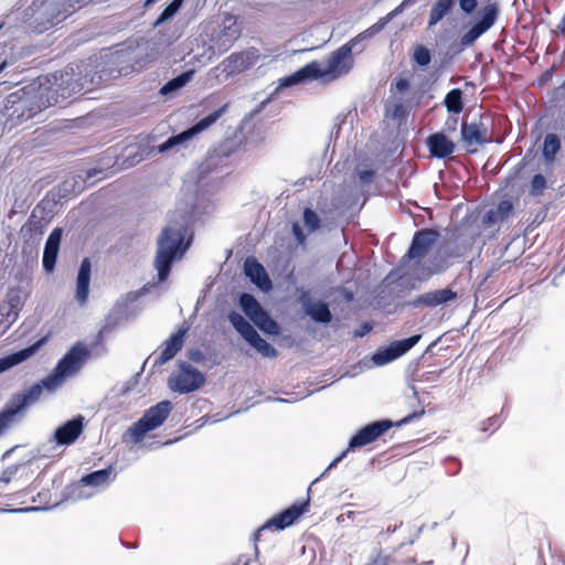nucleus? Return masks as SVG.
<instances>
[{
	"label": "nucleus",
	"instance_id": "nucleus-1",
	"mask_svg": "<svg viewBox=\"0 0 565 565\" xmlns=\"http://www.w3.org/2000/svg\"><path fill=\"white\" fill-rule=\"evenodd\" d=\"M193 239L192 213L174 212L157 239L154 267L159 282L168 279L172 265L183 257Z\"/></svg>",
	"mask_w": 565,
	"mask_h": 565
},
{
	"label": "nucleus",
	"instance_id": "nucleus-2",
	"mask_svg": "<svg viewBox=\"0 0 565 565\" xmlns=\"http://www.w3.org/2000/svg\"><path fill=\"white\" fill-rule=\"evenodd\" d=\"M76 71L73 63L68 64L53 75L54 83L51 87H40L36 94L23 98L21 104L28 110L26 118H32L43 109L83 92Z\"/></svg>",
	"mask_w": 565,
	"mask_h": 565
},
{
	"label": "nucleus",
	"instance_id": "nucleus-3",
	"mask_svg": "<svg viewBox=\"0 0 565 565\" xmlns=\"http://www.w3.org/2000/svg\"><path fill=\"white\" fill-rule=\"evenodd\" d=\"M92 0H36L33 2L29 18V26L41 34L63 22L76 10Z\"/></svg>",
	"mask_w": 565,
	"mask_h": 565
},
{
	"label": "nucleus",
	"instance_id": "nucleus-4",
	"mask_svg": "<svg viewBox=\"0 0 565 565\" xmlns=\"http://www.w3.org/2000/svg\"><path fill=\"white\" fill-rule=\"evenodd\" d=\"M424 414V411L414 412L397 423L392 422L391 419H379L372 423L366 424L362 428H360L349 440L348 448L342 451L338 457H335L328 466L324 473L338 466V463L347 456L350 450H354L356 448L364 447L366 445L372 444L381 436H383L388 429L393 426H402L409 424L415 418L420 417Z\"/></svg>",
	"mask_w": 565,
	"mask_h": 565
},
{
	"label": "nucleus",
	"instance_id": "nucleus-5",
	"mask_svg": "<svg viewBox=\"0 0 565 565\" xmlns=\"http://www.w3.org/2000/svg\"><path fill=\"white\" fill-rule=\"evenodd\" d=\"M90 352L84 343L76 342L58 360L53 371L47 376H45L44 384L50 390H57L63 385L67 377L73 376L81 370Z\"/></svg>",
	"mask_w": 565,
	"mask_h": 565
},
{
	"label": "nucleus",
	"instance_id": "nucleus-6",
	"mask_svg": "<svg viewBox=\"0 0 565 565\" xmlns=\"http://www.w3.org/2000/svg\"><path fill=\"white\" fill-rule=\"evenodd\" d=\"M45 377L40 383L31 385L29 388L14 394L4 407L0 411V425L7 430L14 422L17 416L24 412L30 405L36 403L43 390L52 393L56 390H50L45 384Z\"/></svg>",
	"mask_w": 565,
	"mask_h": 565
},
{
	"label": "nucleus",
	"instance_id": "nucleus-7",
	"mask_svg": "<svg viewBox=\"0 0 565 565\" xmlns=\"http://www.w3.org/2000/svg\"><path fill=\"white\" fill-rule=\"evenodd\" d=\"M172 408V403L168 399L149 407L142 417L128 428L127 435L130 436L131 441L135 444L142 441L147 433L157 429L166 422Z\"/></svg>",
	"mask_w": 565,
	"mask_h": 565
},
{
	"label": "nucleus",
	"instance_id": "nucleus-8",
	"mask_svg": "<svg viewBox=\"0 0 565 565\" xmlns=\"http://www.w3.org/2000/svg\"><path fill=\"white\" fill-rule=\"evenodd\" d=\"M391 93L396 94H408L407 96L395 97V102L392 105L390 115L394 120L406 119L409 111L417 107L420 103L423 94L419 90H413L411 83L407 78L397 77L391 83Z\"/></svg>",
	"mask_w": 565,
	"mask_h": 565
},
{
	"label": "nucleus",
	"instance_id": "nucleus-9",
	"mask_svg": "<svg viewBox=\"0 0 565 565\" xmlns=\"http://www.w3.org/2000/svg\"><path fill=\"white\" fill-rule=\"evenodd\" d=\"M238 305L242 311L265 334H279L280 327L278 322L270 317V315L262 307V305L252 294L242 292L238 298Z\"/></svg>",
	"mask_w": 565,
	"mask_h": 565
},
{
	"label": "nucleus",
	"instance_id": "nucleus-10",
	"mask_svg": "<svg viewBox=\"0 0 565 565\" xmlns=\"http://www.w3.org/2000/svg\"><path fill=\"white\" fill-rule=\"evenodd\" d=\"M226 109H227V104H225L224 106L220 107L218 109L212 111L207 116L201 118L199 121H196L190 128H188L179 134L172 135L164 142L152 148L150 152L164 153L180 145H183L184 142L189 141L198 134L206 130L209 127H211L213 124H215L221 118V116L226 111Z\"/></svg>",
	"mask_w": 565,
	"mask_h": 565
},
{
	"label": "nucleus",
	"instance_id": "nucleus-11",
	"mask_svg": "<svg viewBox=\"0 0 565 565\" xmlns=\"http://www.w3.org/2000/svg\"><path fill=\"white\" fill-rule=\"evenodd\" d=\"M227 319L239 335L263 356L271 359L278 355V351L263 339L256 329L241 313L231 311Z\"/></svg>",
	"mask_w": 565,
	"mask_h": 565
},
{
	"label": "nucleus",
	"instance_id": "nucleus-12",
	"mask_svg": "<svg viewBox=\"0 0 565 565\" xmlns=\"http://www.w3.org/2000/svg\"><path fill=\"white\" fill-rule=\"evenodd\" d=\"M241 35L242 29L237 23V18L226 14L222 23L211 34V49L218 55L224 54L235 44Z\"/></svg>",
	"mask_w": 565,
	"mask_h": 565
},
{
	"label": "nucleus",
	"instance_id": "nucleus-13",
	"mask_svg": "<svg viewBox=\"0 0 565 565\" xmlns=\"http://www.w3.org/2000/svg\"><path fill=\"white\" fill-rule=\"evenodd\" d=\"M178 373L168 379V386L171 391L180 394H188L199 390L205 382L204 374L186 362H181Z\"/></svg>",
	"mask_w": 565,
	"mask_h": 565
},
{
	"label": "nucleus",
	"instance_id": "nucleus-14",
	"mask_svg": "<svg viewBox=\"0 0 565 565\" xmlns=\"http://www.w3.org/2000/svg\"><path fill=\"white\" fill-rule=\"evenodd\" d=\"M439 233L433 228H423L416 231L408 250L401 259V266L406 267L417 260H422L429 252L431 246L437 242Z\"/></svg>",
	"mask_w": 565,
	"mask_h": 565
},
{
	"label": "nucleus",
	"instance_id": "nucleus-15",
	"mask_svg": "<svg viewBox=\"0 0 565 565\" xmlns=\"http://www.w3.org/2000/svg\"><path fill=\"white\" fill-rule=\"evenodd\" d=\"M450 265L451 262L445 256V250L438 248L426 262L417 260L412 263L406 274L416 280L425 281L434 275L446 271Z\"/></svg>",
	"mask_w": 565,
	"mask_h": 565
},
{
	"label": "nucleus",
	"instance_id": "nucleus-16",
	"mask_svg": "<svg viewBox=\"0 0 565 565\" xmlns=\"http://www.w3.org/2000/svg\"><path fill=\"white\" fill-rule=\"evenodd\" d=\"M235 151V140L226 139L216 148L209 151L206 158L198 168V178L200 181L209 174L217 172L218 169L227 166L230 156Z\"/></svg>",
	"mask_w": 565,
	"mask_h": 565
},
{
	"label": "nucleus",
	"instance_id": "nucleus-17",
	"mask_svg": "<svg viewBox=\"0 0 565 565\" xmlns=\"http://www.w3.org/2000/svg\"><path fill=\"white\" fill-rule=\"evenodd\" d=\"M499 14V7L497 3H489L484 6L480 12L478 21L460 38L461 50L471 46L482 34L490 30Z\"/></svg>",
	"mask_w": 565,
	"mask_h": 565
},
{
	"label": "nucleus",
	"instance_id": "nucleus-18",
	"mask_svg": "<svg viewBox=\"0 0 565 565\" xmlns=\"http://www.w3.org/2000/svg\"><path fill=\"white\" fill-rule=\"evenodd\" d=\"M307 507L308 501L295 503L291 507L282 510L278 514L274 515L254 533V541H258L262 533L267 530L275 529L278 531H282L288 526L292 525L295 521L307 511Z\"/></svg>",
	"mask_w": 565,
	"mask_h": 565
},
{
	"label": "nucleus",
	"instance_id": "nucleus-19",
	"mask_svg": "<svg viewBox=\"0 0 565 565\" xmlns=\"http://www.w3.org/2000/svg\"><path fill=\"white\" fill-rule=\"evenodd\" d=\"M458 299V291L451 286L441 289H435L414 299L406 301L405 306L409 308H436L439 306H448Z\"/></svg>",
	"mask_w": 565,
	"mask_h": 565
},
{
	"label": "nucleus",
	"instance_id": "nucleus-20",
	"mask_svg": "<svg viewBox=\"0 0 565 565\" xmlns=\"http://www.w3.org/2000/svg\"><path fill=\"white\" fill-rule=\"evenodd\" d=\"M420 339L422 334H414L409 338L394 341L390 345L383 349H379L373 354L372 361L376 365H385L390 362H393L394 360L407 353L412 348H414Z\"/></svg>",
	"mask_w": 565,
	"mask_h": 565
},
{
	"label": "nucleus",
	"instance_id": "nucleus-21",
	"mask_svg": "<svg viewBox=\"0 0 565 565\" xmlns=\"http://www.w3.org/2000/svg\"><path fill=\"white\" fill-rule=\"evenodd\" d=\"M298 301L303 312L317 323L328 324L332 320L329 305L323 300H313L309 290H298Z\"/></svg>",
	"mask_w": 565,
	"mask_h": 565
},
{
	"label": "nucleus",
	"instance_id": "nucleus-22",
	"mask_svg": "<svg viewBox=\"0 0 565 565\" xmlns=\"http://www.w3.org/2000/svg\"><path fill=\"white\" fill-rule=\"evenodd\" d=\"M351 54L352 45L347 43L335 50L328 58L327 68H321L322 77L327 75L338 77L348 74L353 67Z\"/></svg>",
	"mask_w": 565,
	"mask_h": 565
},
{
	"label": "nucleus",
	"instance_id": "nucleus-23",
	"mask_svg": "<svg viewBox=\"0 0 565 565\" xmlns=\"http://www.w3.org/2000/svg\"><path fill=\"white\" fill-rule=\"evenodd\" d=\"M460 135L462 143L471 153L477 151V149H471V147L482 146L489 142V129L482 121V118H480L479 121H463L461 124Z\"/></svg>",
	"mask_w": 565,
	"mask_h": 565
},
{
	"label": "nucleus",
	"instance_id": "nucleus-24",
	"mask_svg": "<svg viewBox=\"0 0 565 565\" xmlns=\"http://www.w3.org/2000/svg\"><path fill=\"white\" fill-rule=\"evenodd\" d=\"M259 57V51L255 47H249L238 53H232L221 63V66L228 75L237 74L253 67Z\"/></svg>",
	"mask_w": 565,
	"mask_h": 565
},
{
	"label": "nucleus",
	"instance_id": "nucleus-25",
	"mask_svg": "<svg viewBox=\"0 0 565 565\" xmlns=\"http://www.w3.org/2000/svg\"><path fill=\"white\" fill-rule=\"evenodd\" d=\"M85 418L83 415H76L58 426L53 435V441L57 446H71L82 435L84 430Z\"/></svg>",
	"mask_w": 565,
	"mask_h": 565
},
{
	"label": "nucleus",
	"instance_id": "nucleus-26",
	"mask_svg": "<svg viewBox=\"0 0 565 565\" xmlns=\"http://www.w3.org/2000/svg\"><path fill=\"white\" fill-rule=\"evenodd\" d=\"M322 77L320 64L317 61L310 62L290 75L279 79L275 93L281 88H289L298 84L310 82Z\"/></svg>",
	"mask_w": 565,
	"mask_h": 565
},
{
	"label": "nucleus",
	"instance_id": "nucleus-27",
	"mask_svg": "<svg viewBox=\"0 0 565 565\" xmlns=\"http://www.w3.org/2000/svg\"><path fill=\"white\" fill-rule=\"evenodd\" d=\"M188 331L189 327H181L163 342L162 350L154 359L153 366H161L177 355L184 344Z\"/></svg>",
	"mask_w": 565,
	"mask_h": 565
},
{
	"label": "nucleus",
	"instance_id": "nucleus-28",
	"mask_svg": "<svg viewBox=\"0 0 565 565\" xmlns=\"http://www.w3.org/2000/svg\"><path fill=\"white\" fill-rule=\"evenodd\" d=\"M244 273L260 290L268 291L273 288V282L265 267L255 257H247L245 259Z\"/></svg>",
	"mask_w": 565,
	"mask_h": 565
},
{
	"label": "nucleus",
	"instance_id": "nucleus-29",
	"mask_svg": "<svg viewBox=\"0 0 565 565\" xmlns=\"http://www.w3.org/2000/svg\"><path fill=\"white\" fill-rule=\"evenodd\" d=\"M63 230L61 227L54 228L45 243L44 250H43V268L46 273H52L55 268L58 252H60V245L62 241Z\"/></svg>",
	"mask_w": 565,
	"mask_h": 565
},
{
	"label": "nucleus",
	"instance_id": "nucleus-30",
	"mask_svg": "<svg viewBox=\"0 0 565 565\" xmlns=\"http://www.w3.org/2000/svg\"><path fill=\"white\" fill-rule=\"evenodd\" d=\"M426 145L433 158L445 159L455 152V143L443 132H435L427 137Z\"/></svg>",
	"mask_w": 565,
	"mask_h": 565
},
{
	"label": "nucleus",
	"instance_id": "nucleus-31",
	"mask_svg": "<svg viewBox=\"0 0 565 565\" xmlns=\"http://www.w3.org/2000/svg\"><path fill=\"white\" fill-rule=\"evenodd\" d=\"M95 62L92 58L87 61H81L78 63H73L77 68L76 74L78 76L79 83L83 84V92H89L93 89L95 85L99 84L102 77L95 71Z\"/></svg>",
	"mask_w": 565,
	"mask_h": 565
},
{
	"label": "nucleus",
	"instance_id": "nucleus-32",
	"mask_svg": "<svg viewBox=\"0 0 565 565\" xmlns=\"http://www.w3.org/2000/svg\"><path fill=\"white\" fill-rule=\"evenodd\" d=\"M92 265L88 258H84L81 263L77 278H76V295L77 302L83 306L86 303L89 295Z\"/></svg>",
	"mask_w": 565,
	"mask_h": 565
},
{
	"label": "nucleus",
	"instance_id": "nucleus-33",
	"mask_svg": "<svg viewBox=\"0 0 565 565\" xmlns=\"http://www.w3.org/2000/svg\"><path fill=\"white\" fill-rule=\"evenodd\" d=\"M41 342H38L33 345H30L25 349H22L20 351L13 352L11 354H8L0 359V374L3 372L9 371L15 365H19L20 363L26 361L29 358H31L40 348Z\"/></svg>",
	"mask_w": 565,
	"mask_h": 565
},
{
	"label": "nucleus",
	"instance_id": "nucleus-34",
	"mask_svg": "<svg viewBox=\"0 0 565 565\" xmlns=\"http://www.w3.org/2000/svg\"><path fill=\"white\" fill-rule=\"evenodd\" d=\"M561 139L556 134H546L543 140L542 154L546 162L555 161L557 152L561 150Z\"/></svg>",
	"mask_w": 565,
	"mask_h": 565
},
{
	"label": "nucleus",
	"instance_id": "nucleus-35",
	"mask_svg": "<svg viewBox=\"0 0 565 565\" xmlns=\"http://www.w3.org/2000/svg\"><path fill=\"white\" fill-rule=\"evenodd\" d=\"M193 71H185L175 76L174 78L168 81L161 88L160 94L162 96H169L170 94L181 89L184 87L193 77Z\"/></svg>",
	"mask_w": 565,
	"mask_h": 565
},
{
	"label": "nucleus",
	"instance_id": "nucleus-36",
	"mask_svg": "<svg viewBox=\"0 0 565 565\" xmlns=\"http://www.w3.org/2000/svg\"><path fill=\"white\" fill-rule=\"evenodd\" d=\"M463 93L460 88L450 89L445 98L444 106L452 115H459L463 109Z\"/></svg>",
	"mask_w": 565,
	"mask_h": 565
},
{
	"label": "nucleus",
	"instance_id": "nucleus-37",
	"mask_svg": "<svg viewBox=\"0 0 565 565\" xmlns=\"http://www.w3.org/2000/svg\"><path fill=\"white\" fill-rule=\"evenodd\" d=\"M111 473V467L95 470L83 476L81 479V483H83L84 486L100 487L109 481Z\"/></svg>",
	"mask_w": 565,
	"mask_h": 565
},
{
	"label": "nucleus",
	"instance_id": "nucleus-38",
	"mask_svg": "<svg viewBox=\"0 0 565 565\" xmlns=\"http://www.w3.org/2000/svg\"><path fill=\"white\" fill-rule=\"evenodd\" d=\"M43 227L42 218H38L32 213L26 223L21 227V233L24 237L35 238L43 234Z\"/></svg>",
	"mask_w": 565,
	"mask_h": 565
},
{
	"label": "nucleus",
	"instance_id": "nucleus-39",
	"mask_svg": "<svg viewBox=\"0 0 565 565\" xmlns=\"http://www.w3.org/2000/svg\"><path fill=\"white\" fill-rule=\"evenodd\" d=\"M185 0H172L159 14L157 20L153 22V28L170 21L182 8Z\"/></svg>",
	"mask_w": 565,
	"mask_h": 565
},
{
	"label": "nucleus",
	"instance_id": "nucleus-40",
	"mask_svg": "<svg viewBox=\"0 0 565 565\" xmlns=\"http://www.w3.org/2000/svg\"><path fill=\"white\" fill-rule=\"evenodd\" d=\"M385 28L383 23L380 22V20L358 34L355 38L351 39L347 44L352 45V51L363 41L372 39L374 35L379 34L381 31H383Z\"/></svg>",
	"mask_w": 565,
	"mask_h": 565
},
{
	"label": "nucleus",
	"instance_id": "nucleus-41",
	"mask_svg": "<svg viewBox=\"0 0 565 565\" xmlns=\"http://www.w3.org/2000/svg\"><path fill=\"white\" fill-rule=\"evenodd\" d=\"M412 61L419 67H426L431 62V52L428 47L423 44H419L415 47Z\"/></svg>",
	"mask_w": 565,
	"mask_h": 565
},
{
	"label": "nucleus",
	"instance_id": "nucleus-42",
	"mask_svg": "<svg viewBox=\"0 0 565 565\" xmlns=\"http://www.w3.org/2000/svg\"><path fill=\"white\" fill-rule=\"evenodd\" d=\"M303 224L309 231V233H313L321 227V220L316 211L311 207H305L302 213Z\"/></svg>",
	"mask_w": 565,
	"mask_h": 565
},
{
	"label": "nucleus",
	"instance_id": "nucleus-43",
	"mask_svg": "<svg viewBox=\"0 0 565 565\" xmlns=\"http://www.w3.org/2000/svg\"><path fill=\"white\" fill-rule=\"evenodd\" d=\"M449 12H450V10L447 7H445L443 3H439L438 1H436L429 11L428 28L436 25Z\"/></svg>",
	"mask_w": 565,
	"mask_h": 565
},
{
	"label": "nucleus",
	"instance_id": "nucleus-44",
	"mask_svg": "<svg viewBox=\"0 0 565 565\" xmlns=\"http://www.w3.org/2000/svg\"><path fill=\"white\" fill-rule=\"evenodd\" d=\"M546 188H547L546 178L541 173H536L533 175V178L531 180L529 194L531 196H540L543 194V192Z\"/></svg>",
	"mask_w": 565,
	"mask_h": 565
},
{
	"label": "nucleus",
	"instance_id": "nucleus-45",
	"mask_svg": "<svg viewBox=\"0 0 565 565\" xmlns=\"http://www.w3.org/2000/svg\"><path fill=\"white\" fill-rule=\"evenodd\" d=\"M415 0H403L401 4H398L394 10L387 13L385 17L380 19V22L383 23L384 28L398 14H401L404 9L408 8L414 3Z\"/></svg>",
	"mask_w": 565,
	"mask_h": 565
},
{
	"label": "nucleus",
	"instance_id": "nucleus-46",
	"mask_svg": "<svg viewBox=\"0 0 565 565\" xmlns=\"http://www.w3.org/2000/svg\"><path fill=\"white\" fill-rule=\"evenodd\" d=\"M513 203L510 200H502L498 203V205L494 207L495 213L501 216V218L504 221L509 217L511 212L513 211Z\"/></svg>",
	"mask_w": 565,
	"mask_h": 565
},
{
	"label": "nucleus",
	"instance_id": "nucleus-47",
	"mask_svg": "<svg viewBox=\"0 0 565 565\" xmlns=\"http://www.w3.org/2000/svg\"><path fill=\"white\" fill-rule=\"evenodd\" d=\"M356 175L362 185H369V184L373 183V181H374L375 170L374 169L358 170Z\"/></svg>",
	"mask_w": 565,
	"mask_h": 565
},
{
	"label": "nucleus",
	"instance_id": "nucleus-48",
	"mask_svg": "<svg viewBox=\"0 0 565 565\" xmlns=\"http://www.w3.org/2000/svg\"><path fill=\"white\" fill-rule=\"evenodd\" d=\"M291 232H292V235L297 242V245L298 246H305L306 245V241H307V235L305 234L302 227L300 226L299 223L297 222H294L292 225H291Z\"/></svg>",
	"mask_w": 565,
	"mask_h": 565
},
{
	"label": "nucleus",
	"instance_id": "nucleus-49",
	"mask_svg": "<svg viewBox=\"0 0 565 565\" xmlns=\"http://www.w3.org/2000/svg\"><path fill=\"white\" fill-rule=\"evenodd\" d=\"M21 466V463H17L7 467L6 470L2 472V476L0 477V482L9 483Z\"/></svg>",
	"mask_w": 565,
	"mask_h": 565
},
{
	"label": "nucleus",
	"instance_id": "nucleus-50",
	"mask_svg": "<svg viewBox=\"0 0 565 565\" xmlns=\"http://www.w3.org/2000/svg\"><path fill=\"white\" fill-rule=\"evenodd\" d=\"M439 249L445 250V256H447V259L450 262V259L459 258L462 256V252L458 246H440Z\"/></svg>",
	"mask_w": 565,
	"mask_h": 565
},
{
	"label": "nucleus",
	"instance_id": "nucleus-51",
	"mask_svg": "<svg viewBox=\"0 0 565 565\" xmlns=\"http://www.w3.org/2000/svg\"><path fill=\"white\" fill-rule=\"evenodd\" d=\"M500 420H499V416L494 415V416H491L489 417L487 420H484L482 424H481V430L482 431H488L490 428L494 430H497L499 427H500Z\"/></svg>",
	"mask_w": 565,
	"mask_h": 565
},
{
	"label": "nucleus",
	"instance_id": "nucleus-52",
	"mask_svg": "<svg viewBox=\"0 0 565 565\" xmlns=\"http://www.w3.org/2000/svg\"><path fill=\"white\" fill-rule=\"evenodd\" d=\"M499 222H503V220L501 218V216H499L498 213H495V209H490L486 212V214L483 215V223L484 224H488V225H491V224H495V223H499Z\"/></svg>",
	"mask_w": 565,
	"mask_h": 565
},
{
	"label": "nucleus",
	"instance_id": "nucleus-53",
	"mask_svg": "<svg viewBox=\"0 0 565 565\" xmlns=\"http://www.w3.org/2000/svg\"><path fill=\"white\" fill-rule=\"evenodd\" d=\"M477 6V0H459L460 10L466 14L472 13L476 10Z\"/></svg>",
	"mask_w": 565,
	"mask_h": 565
},
{
	"label": "nucleus",
	"instance_id": "nucleus-54",
	"mask_svg": "<svg viewBox=\"0 0 565 565\" xmlns=\"http://www.w3.org/2000/svg\"><path fill=\"white\" fill-rule=\"evenodd\" d=\"M458 125L457 115L449 116L445 121V129L449 132L456 131Z\"/></svg>",
	"mask_w": 565,
	"mask_h": 565
},
{
	"label": "nucleus",
	"instance_id": "nucleus-55",
	"mask_svg": "<svg viewBox=\"0 0 565 565\" xmlns=\"http://www.w3.org/2000/svg\"><path fill=\"white\" fill-rule=\"evenodd\" d=\"M372 330V324L370 322H363L358 330L354 331L355 338H362L366 335Z\"/></svg>",
	"mask_w": 565,
	"mask_h": 565
},
{
	"label": "nucleus",
	"instance_id": "nucleus-56",
	"mask_svg": "<svg viewBox=\"0 0 565 565\" xmlns=\"http://www.w3.org/2000/svg\"><path fill=\"white\" fill-rule=\"evenodd\" d=\"M447 461H448V463H452L455 466V469H450V467H448V473L452 475V476L457 475L461 468V463H460L459 459H457L455 457H449V458H447Z\"/></svg>",
	"mask_w": 565,
	"mask_h": 565
},
{
	"label": "nucleus",
	"instance_id": "nucleus-57",
	"mask_svg": "<svg viewBox=\"0 0 565 565\" xmlns=\"http://www.w3.org/2000/svg\"><path fill=\"white\" fill-rule=\"evenodd\" d=\"M189 359L195 363H201L204 360V354L201 350H191L189 352Z\"/></svg>",
	"mask_w": 565,
	"mask_h": 565
},
{
	"label": "nucleus",
	"instance_id": "nucleus-58",
	"mask_svg": "<svg viewBox=\"0 0 565 565\" xmlns=\"http://www.w3.org/2000/svg\"><path fill=\"white\" fill-rule=\"evenodd\" d=\"M75 179L72 178V179H68V180H65L61 186V191L63 192H71V191H75L74 190V186H75Z\"/></svg>",
	"mask_w": 565,
	"mask_h": 565
},
{
	"label": "nucleus",
	"instance_id": "nucleus-59",
	"mask_svg": "<svg viewBox=\"0 0 565 565\" xmlns=\"http://www.w3.org/2000/svg\"><path fill=\"white\" fill-rule=\"evenodd\" d=\"M18 305H19V298L17 297V299L14 298H10V307H11V310L13 312V318L15 319L18 317ZM11 312L8 313V317H10Z\"/></svg>",
	"mask_w": 565,
	"mask_h": 565
},
{
	"label": "nucleus",
	"instance_id": "nucleus-60",
	"mask_svg": "<svg viewBox=\"0 0 565 565\" xmlns=\"http://www.w3.org/2000/svg\"><path fill=\"white\" fill-rule=\"evenodd\" d=\"M40 510H42V508L29 507V508L12 509V510H10V512L22 513V512H34V511H40Z\"/></svg>",
	"mask_w": 565,
	"mask_h": 565
},
{
	"label": "nucleus",
	"instance_id": "nucleus-61",
	"mask_svg": "<svg viewBox=\"0 0 565 565\" xmlns=\"http://www.w3.org/2000/svg\"><path fill=\"white\" fill-rule=\"evenodd\" d=\"M425 524H422L415 532V535L413 539L408 541V544H414L415 541L420 536L422 532L424 531Z\"/></svg>",
	"mask_w": 565,
	"mask_h": 565
},
{
	"label": "nucleus",
	"instance_id": "nucleus-62",
	"mask_svg": "<svg viewBox=\"0 0 565 565\" xmlns=\"http://www.w3.org/2000/svg\"><path fill=\"white\" fill-rule=\"evenodd\" d=\"M154 57H156V53L148 54L147 58L145 61L136 57V63L139 64L140 66H143V64L154 60Z\"/></svg>",
	"mask_w": 565,
	"mask_h": 565
},
{
	"label": "nucleus",
	"instance_id": "nucleus-63",
	"mask_svg": "<svg viewBox=\"0 0 565 565\" xmlns=\"http://www.w3.org/2000/svg\"><path fill=\"white\" fill-rule=\"evenodd\" d=\"M110 328H111L110 318H107L105 324L102 328V330L98 332V338H102L103 333L108 331Z\"/></svg>",
	"mask_w": 565,
	"mask_h": 565
},
{
	"label": "nucleus",
	"instance_id": "nucleus-64",
	"mask_svg": "<svg viewBox=\"0 0 565 565\" xmlns=\"http://www.w3.org/2000/svg\"><path fill=\"white\" fill-rule=\"evenodd\" d=\"M439 3H443L445 7H447L449 10L452 9V7L456 3V0H437Z\"/></svg>",
	"mask_w": 565,
	"mask_h": 565
}]
</instances>
